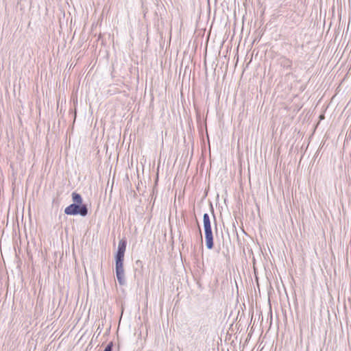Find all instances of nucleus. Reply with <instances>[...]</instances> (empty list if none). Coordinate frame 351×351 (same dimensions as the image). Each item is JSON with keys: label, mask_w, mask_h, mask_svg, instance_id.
<instances>
[{"label": "nucleus", "mask_w": 351, "mask_h": 351, "mask_svg": "<svg viewBox=\"0 0 351 351\" xmlns=\"http://www.w3.org/2000/svg\"><path fill=\"white\" fill-rule=\"evenodd\" d=\"M126 241H119L116 254V276L119 283L123 285L125 283V271L123 268L124 254L126 250Z\"/></svg>", "instance_id": "obj_1"}, {"label": "nucleus", "mask_w": 351, "mask_h": 351, "mask_svg": "<svg viewBox=\"0 0 351 351\" xmlns=\"http://www.w3.org/2000/svg\"><path fill=\"white\" fill-rule=\"evenodd\" d=\"M203 222L205 232L206 245L208 249H212L213 247V236L208 214H204Z\"/></svg>", "instance_id": "obj_2"}, {"label": "nucleus", "mask_w": 351, "mask_h": 351, "mask_svg": "<svg viewBox=\"0 0 351 351\" xmlns=\"http://www.w3.org/2000/svg\"><path fill=\"white\" fill-rule=\"evenodd\" d=\"M64 213L66 215H80L81 216L84 217L88 214V208L84 204L79 205L76 204H72L64 209Z\"/></svg>", "instance_id": "obj_3"}, {"label": "nucleus", "mask_w": 351, "mask_h": 351, "mask_svg": "<svg viewBox=\"0 0 351 351\" xmlns=\"http://www.w3.org/2000/svg\"><path fill=\"white\" fill-rule=\"evenodd\" d=\"M72 199L73 201V204L81 205L82 203V198L79 193L73 192L72 193Z\"/></svg>", "instance_id": "obj_4"}, {"label": "nucleus", "mask_w": 351, "mask_h": 351, "mask_svg": "<svg viewBox=\"0 0 351 351\" xmlns=\"http://www.w3.org/2000/svg\"><path fill=\"white\" fill-rule=\"evenodd\" d=\"M112 343H110L108 344V346L106 347L105 350L104 351H112Z\"/></svg>", "instance_id": "obj_5"}]
</instances>
